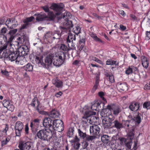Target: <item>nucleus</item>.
Here are the masks:
<instances>
[{
    "mask_svg": "<svg viewBox=\"0 0 150 150\" xmlns=\"http://www.w3.org/2000/svg\"><path fill=\"white\" fill-rule=\"evenodd\" d=\"M40 120L36 118L33 119L31 121L30 127L31 129H34L37 127L39 124Z\"/></svg>",
    "mask_w": 150,
    "mask_h": 150,
    "instance_id": "obj_21",
    "label": "nucleus"
},
{
    "mask_svg": "<svg viewBox=\"0 0 150 150\" xmlns=\"http://www.w3.org/2000/svg\"><path fill=\"white\" fill-rule=\"evenodd\" d=\"M54 56V54H50L46 56L45 59V65L48 66H51L52 62H53Z\"/></svg>",
    "mask_w": 150,
    "mask_h": 150,
    "instance_id": "obj_16",
    "label": "nucleus"
},
{
    "mask_svg": "<svg viewBox=\"0 0 150 150\" xmlns=\"http://www.w3.org/2000/svg\"><path fill=\"white\" fill-rule=\"evenodd\" d=\"M112 123L114 124V127L117 129H120L123 128L122 124L120 122L117 120L113 121Z\"/></svg>",
    "mask_w": 150,
    "mask_h": 150,
    "instance_id": "obj_27",
    "label": "nucleus"
},
{
    "mask_svg": "<svg viewBox=\"0 0 150 150\" xmlns=\"http://www.w3.org/2000/svg\"><path fill=\"white\" fill-rule=\"evenodd\" d=\"M102 142L104 144H107L110 142L109 137L108 136L104 135L101 137Z\"/></svg>",
    "mask_w": 150,
    "mask_h": 150,
    "instance_id": "obj_29",
    "label": "nucleus"
},
{
    "mask_svg": "<svg viewBox=\"0 0 150 150\" xmlns=\"http://www.w3.org/2000/svg\"><path fill=\"white\" fill-rule=\"evenodd\" d=\"M19 55H20V54L17 52V50L16 52H12L9 54L8 60H10L11 62L15 61L16 62V60L18 59V57Z\"/></svg>",
    "mask_w": 150,
    "mask_h": 150,
    "instance_id": "obj_17",
    "label": "nucleus"
},
{
    "mask_svg": "<svg viewBox=\"0 0 150 150\" xmlns=\"http://www.w3.org/2000/svg\"><path fill=\"white\" fill-rule=\"evenodd\" d=\"M118 88L121 90L124 91L127 89V86L125 83H120L118 85Z\"/></svg>",
    "mask_w": 150,
    "mask_h": 150,
    "instance_id": "obj_32",
    "label": "nucleus"
},
{
    "mask_svg": "<svg viewBox=\"0 0 150 150\" xmlns=\"http://www.w3.org/2000/svg\"><path fill=\"white\" fill-rule=\"evenodd\" d=\"M59 115V113L58 111L55 110H53L50 112L49 116L51 117L56 118L58 117Z\"/></svg>",
    "mask_w": 150,
    "mask_h": 150,
    "instance_id": "obj_25",
    "label": "nucleus"
},
{
    "mask_svg": "<svg viewBox=\"0 0 150 150\" xmlns=\"http://www.w3.org/2000/svg\"><path fill=\"white\" fill-rule=\"evenodd\" d=\"M43 57L42 56L40 57H36V62L38 64H41L42 65L44 64L43 60Z\"/></svg>",
    "mask_w": 150,
    "mask_h": 150,
    "instance_id": "obj_35",
    "label": "nucleus"
},
{
    "mask_svg": "<svg viewBox=\"0 0 150 150\" xmlns=\"http://www.w3.org/2000/svg\"><path fill=\"white\" fill-rule=\"evenodd\" d=\"M34 16H36V19L38 21H42L45 20V19L48 18V16L44 13L36 14Z\"/></svg>",
    "mask_w": 150,
    "mask_h": 150,
    "instance_id": "obj_20",
    "label": "nucleus"
},
{
    "mask_svg": "<svg viewBox=\"0 0 150 150\" xmlns=\"http://www.w3.org/2000/svg\"><path fill=\"white\" fill-rule=\"evenodd\" d=\"M81 28L79 26H75L73 29V32L75 34L78 35L80 32Z\"/></svg>",
    "mask_w": 150,
    "mask_h": 150,
    "instance_id": "obj_40",
    "label": "nucleus"
},
{
    "mask_svg": "<svg viewBox=\"0 0 150 150\" xmlns=\"http://www.w3.org/2000/svg\"><path fill=\"white\" fill-rule=\"evenodd\" d=\"M106 109H103L100 113V114L101 116L102 117H107V113L105 112Z\"/></svg>",
    "mask_w": 150,
    "mask_h": 150,
    "instance_id": "obj_53",
    "label": "nucleus"
},
{
    "mask_svg": "<svg viewBox=\"0 0 150 150\" xmlns=\"http://www.w3.org/2000/svg\"><path fill=\"white\" fill-rule=\"evenodd\" d=\"M52 120L50 117H46L43 120V125L45 127L48 128V130L52 132L53 127Z\"/></svg>",
    "mask_w": 150,
    "mask_h": 150,
    "instance_id": "obj_10",
    "label": "nucleus"
},
{
    "mask_svg": "<svg viewBox=\"0 0 150 150\" xmlns=\"http://www.w3.org/2000/svg\"><path fill=\"white\" fill-rule=\"evenodd\" d=\"M18 59L17 60H16V64L23 65L26 63V59L24 57V56L19 55Z\"/></svg>",
    "mask_w": 150,
    "mask_h": 150,
    "instance_id": "obj_23",
    "label": "nucleus"
},
{
    "mask_svg": "<svg viewBox=\"0 0 150 150\" xmlns=\"http://www.w3.org/2000/svg\"><path fill=\"white\" fill-rule=\"evenodd\" d=\"M109 77V80L111 82L113 83L114 82L115 80L113 75L111 74Z\"/></svg>",
    "mask_w": 150,
    "mask_h": 150,
    "instance_id": "obj_60",
    "label": "nucleus"
},
{
    "mask_svg": "<svg viewBox=\"0 0 150 150\" xmlns=\"http://www.w3.org/2000/svg\"><path fill=\"white\" fill-rule=\"evenodd\" d=\"M93 16H94V17L97 18L98 19H101L102 20L103 19V16H98L97 14L95 13H93Z\"/></svg>",
    "mask_w": 150,
    "mask_h": 150,
    "instance_id": "obj_59",
    "label": "nucleus"
},
{
    "mask_svg": "<svg viewBox=\"0 0 150 150\" xmlns=\"http://www.w3.org/2000/svg\"><path fill=\"white\" fill-rule=\"evenodd\" d=\"M91 36L96 41L99 42H102V41L100 38H98L96 35L92 34L91 35Z\"/></svg>",
    "mask_w": 150,
    "mask_h": 150,
    "instance_id": "obj_46",
    "label": "nucleus"
},
{
    "mask_svg": "<svg viewBox=\"0 0 150 150\" xmlns=\"http://www.w3.org/2000/svg\"><path fill=\"white\" fill-rule=\"evenodd\" d=\"M140 75L144 78H146V74L145 70L143 69L140 73Z\"/></svg>",
    "mask_w": 150,
    "mask_h": 150,
    "instance_id": "obj_51",
    "label": "nucleus"
},
{
    "mask_svg": "<svg viewBox=\"0 0 150 150\" xmlns=\"http://www.w3.org/2000/svg\"><path fill=\"white\" fill-rule=\"evenodd\" d=\"M35 105H37V106L39 105L40 103L37 98H35L33 99L31 105L32 106L34 107Z\"/></svg>",
    "mask_w": 150,
    "mask_h": 150,
    "instance_id": "obj_37",
    "label": "nucleus"
},
{
    "mask_svg": "<svg viewBox=\"0 0 150 150\" xmlns=\"http://www.w3.org/2000/svg\"><path fill=\"white\" fill-rule=\"evenodd\" d=\"M17 29H15L13 30H11L7 33V37L8 38V40L7 41V43H6L8 45V47L10 49V51H13L12 48L13 49L12 46H13L12 44V42L13 40L14 39L15 37V34L17 32Z\"/></svg>",
    "mask_w": 150,
    "mask_h": 150,
    "instance_id": "obj_3",
    "label": "nucleus"
},
{
    "mask_svg": "<svg viewBox=\"0 0 150 150\" xmlns=\"http://www.w3.org/2000/svg\"><path fill=\"white\" fill-rule=\"evenodd\" d=\"M8 31L7 28L5 27L2 28L0 31V41L3 39L7 43L8 38L7 37V34H6Z\"/></svg>",
    "mask_w": 150,
    "mask_h": 150,
    "instance_id": "obj_12",
    "label": "nucleus"
},
{
    "mask_svg": "<svg viewBox=\"0 0 150 150\" xmlns=\"http://www.w3.org/2000/svg\"><path fill=\"white\" fill-rule=\"evenodd\" d=\"M119 140L120 141V144L121 145H124L126 143V139L125 138H120L119 139Z\"/></svg>",
    "mask_w": 150,
    "mask_h": 150,
    "instance_id": "obj_48",
    "label": "nucleus"
},
{
    "mask_svg": "<svg viewBox=\"0 0 150 150\" xmlns=\"http://www.w3.org/2000/svg\"><path fill=\"white\" fill-rule=\"evenodd\" d=\"M106 64L108 65H112L113 64H115L116 66L118 65V62L116 63V61L110 59H108L106 61Z\"/></svg>",
    "mask_w": 150,
    "mask_h": 150,
    "instance_id": "obj_36",
    "label": "nucleus"
},
{
    "mask_svg": "<svg viewBox=\"0 0 150 150\" xmlns=\"http://www.w3.org/2000/svg\"><path fill=\"white\" fill-rule=\"evenodd\" d=\"M114 120V118H112L109 117L108 119H103L102 121L104 127L105 128L109 127L113 123V121Z\"/></svg>",
    "mask_w": 150,
    "mask_h": 150,
    "instance_id": "obj_19",
    "label": "nucleus"
},
{
    "mask_svg": "<svg viewBox=\"0 0 150 150\" xmlns=\"http://www.w3.org/2000/svg\"><path fill=\"white\" fill-rule=\"evenodd\" d=\"M80 139L77 137V136L75 137L74 138L71 140V142L73 143L79 142Z\"/></svg>",
    "mask_w": 150,
    "mask_h": 150,
    "instance_id": "obj_50",
    "label": "nucleus"
},
{
    "mask_svg": "<svg viewBox=\"0 0 150 150\" xmlns=\"http://www.w3.org/2000/svg\"><path fill=\"white\" fill-rule=\"evenodd\" d=\"M5 24L8 28L11 29L16 28L18 25L17 21L13 18L8 19L6 21Z\"/></svg>",
    "mask_w": 150,
    "mask_h": 150,
    "instance_id": "obj_9",
    "label": "nucleus"
},
{
    "mask_svg": "<svg viewBox=\"0 0 150 150\" xmlns=\"http://www.w3.org/2000/svg\"><path fill=\"white\" fill-rule=\"evenodd\" d=\"M51 7V8L57 12L56 13V14L57 15H59L63 8V6H62V5L56 4H52Z\"/></svg>",
    "mask_w": 150,
    "mask_h": 150,
    "instance_id": "obj_15",
    "label": "nucleus"
},
{
    "mask_svg": "<svg viewBox=\"0 0 150 150\" xmlns=\"http://www.w3.org/2000/svg\"><path fill=\"white\" fill-rule=\"evenodd\" d=\"M1 72L3 75L6 76H8L9 75L8 72L6 70H1Z\"/></svg>",
    "mask_w": 150,
    "mask_h": 150,
    "instance_id": "obj_55",
    "label": "nucleus"
},
{
    "mask_svg": "<svg viewBox=\"0 0 150 150\" xmlns=\"http://www.w3.org/2000/svg\"><path fill=\"white\" fill-rule=\"evenodd\" d=\"M141 60L142 65L144 68L147 69L149 65V60L146 57L144 56L141 57Z\"/></svg>",
    "mask_w": 150,
    "mask_h": 150,
    "instance_id": "obj_22",
    "label": "nucleus"
},
{
    "mask_svg": "<svg viewBox=\"0 0 150 150\" xmlns=\"http://www.w3.org/2000/svg\"><path fill=\"white\" fill-rule=\"evenodd\" d=\"M132 144V142H130L126 143L125 144L128 149H130L131 148Z\"/></svg>",
    "mask_w": 150,
    "mask_h": 150,
    "instance_id": "obj_64",
    "label": "nucleus"
},
{
    "mask_svg": "<svg viewBox=\"0 0 150 150\" xmlns=\"http://www.w3.org/2000/svg\"><path fill=\"white\" fill-rule=\"evenodd\" d=\"M76 38L75 34L70 33L66 38L67 43L69 48L73 49L74 46V42L76 41Z\"/></svg>",
    "mask_w": 150,
    "mask_h": 150,
    "instance_id": "obj_7",
    "label": "nucleus"
},
{
    "mask_svg": "<svg viewBox=\"0 0 150 150\" xmlns=\"http://www.w3.org/2000/svg\"><path fill=\"white\" fill-rule=\"evenodd\" d=\"M130 121V120L122 121V125L123 126V127L128 128L129 127V124Z\"/></svg>",
    "mask_w": 150,
    "mask_h": 150,
    "instance_id": "obj_41",
    "label": "nucleus"
},
{
    "mask_svg": "<svg viewBox=\"0 0 150 150\" xmlns=\"http://www.w3.org/2000/svg\"><path fill=\"white\" fill-rule=\"evenodd\" d=\"M80 145L79 142L74 143V147L75 149H78L79 148Z\"/></svg>",
    "mask_w": 150,
    "mask_h": 150,
    "instance_id": "obj_61",
    "label": "nucleus"
},
{
    "mask_svg": "<svg viewBox=\"0 0 150 150\" xmlns=\"http://www.w3.org/2000/svg\"><path fill=\"white\" fill-rule=\"evenodd\" d=\"M37 135L39 139L42 141L49 140L52 137V132L50 131H47L46 129H42L37 132Z\"/></svg>",
    "mask_w": 150,
    "mask_h": 150,
    "instance_id": "obj_1",
    "label": "nucleus"
},
{
    "mask_svg": "<svg viewBox=\"0 0 150 150\" xmlns=\"http://www.w3.org/2000/svg\"><path fill=\"white\" fill-rule=\"evenodd\" d=\"M52 34L51 33L48 32L45 34L44 35V37L46 38H48L51 37Z\"/></svg>",
    "mask_w": 150,
    "mask_h": 150,
    "instance_id": "obj_62",
    "label": "nucleus"
},
{
    "mask_svg": "<svg viewBox=\"0 0 150 150\" xmlns=\"http://www.w3.org/2000/svg\"><path fill=\"white\" fill-rule=\"evenodd\" d=\"M129 108L133 111H136L139 108V104L137 103H132L129 106Z\"/></svg>",
    "mask_w": 150,
    "mask_h": 150,
    "instance_id": "obj_24",
    "label": "nucleus"
},
{
    "mask_svg": "<svg viewBox=\"0 0 150 150\" xmlns=\"http://www.w3.org/2000/svg\"><path fill=\"white\" fill-rule=\"evenodd\" d=\"M36 110L38 112L41 114H45V112L43 110V108L42 106H40L39 105L37 106L36 108Z\"/></svg>",
    "mask_w": 150,
    "mask_h": 150,
    "instance_id": "obj_39",
    "label": "nucleus"
},
{
    "mask_svg": "<svg viewBox=\"0 0 150 150\" xmlns=\"http://www.w3.org/2000/svg\"><path fill=\"white\" fill-rule=\"evenodd\" d=\"M9 57V55L6 52H4L2 54V55L1 57L0 56V58H4L5 60H8V58Z\"/></svg>",
    "mask_w": 150,
    "mask_h": 150,
    "instance_id": "obj_47",
    "label": "nucleus"
},
{
    "mask_svg": "<svg viewBox=\"0 0 150 150\" xmlns=\"http://www.w3.org/2000/svg\"><path fill=\"white\" fill-rule=\"evenodd\" d=\"M6 108L8 110L12 111L14 110V107L13 105L11 104L10 105Z\"/></svg>",
    "mask_w": 150,
    "mask_h": 150,
    "instance_id": "obj_57",
    "label": "nucleus"
},
{
    "mask_svg": "<svg viewBox=\"0 0 150 150\" xmlns=\"http://www.w3.org/2000/svg\"><path fill=\"white\" fill-rule=\"evenodd\" d=\"M96 138V137L94 135L93 136L86 135V136L85 138L86 140L88 142H92Z\"/></svg>",
    "mask_w": 150,
    "mask_h": 150,
    "instance_id": "obj_38",
    "label": "nucleus"
},
{
    "mask_svg": "<svg viewBox=\"0 0 150 150\" xmlns=\"http://www.w3.org/2000/svg\"><path fill=\"white\" fill-rule=\"evenodd\" d=\"M107 109L110 110H112L113 111V114L115 115H117L121 111L120 108L117 106H115L114 104L108 105L107 106Z\"/></svg>",
    "mask_w": 150,
    "mask_h": 150,
    "instance_id": "obj_13",
    "label": "nucleus"
},
{
    "mask_svg": "<svg viewBox=\"0 0 150 150\" xmlns=\"http://www.w3.org/2000/svg\"><path fill=\"white\" fill-rule=\"evenodd\" d=\"M79 136L80 137L83 139H84L86 136V132H84L83 130L80 129H78Z\"/></svg>",
    "mask_w": 150,
    "mask_h": 150,
    "instance_id": "obj_28",
    "label": "nucleus"
},
{
    "mask_svg": "<svg viewBox=\"0 0 150 150\" xmlns=\"http://www.w3.org/2000/svg\"><path fill=\"white\" fill-rule=\"evenodd\" d=\"M52 124L53 130H55L59 132L63 130V123L62 120H55L53 121Z\"/></svg>",
    "mask_w": 150,
    "mask_h": 150,
    "instance_id": "obj_6",
    "label": "nucleus"
},
{
    "mask_svg": "<svg viewBox=\"0 0 150 150\" xmlns=\"http://www.w3.org/2000/svg\"><path fill=\"white\" fill-rule=\"evenodd\" d=\"M132 72V66L129 67L126 71V73L127 74H130Z\"/></svg>",
    "mask_w": 150,
    "mask_h": 150,
    "instance_id": "obj_54",
    "label": "nucleus"
},
{
    "mask_svg": "<svg viewBox=\"0 0 150 150\" xmlns=\"http://www.w3.org/2000/svg\"><path fill=\"white\" fill-rule=\"evenodd\" d=\"M43 9L46 12H48V13L50 11V10L49 8L47 6H45L42 7Z\"/></svg>",
    "mask_w": 150,
    "mask_h": 150,
    "instance_id": "obj_63",
    "label": "nucleus"
},
{
    "mask_svg": "<svg viewBox=\"0 0 150 150\" xmlns=\"http://www.w3.org/2000/svg\"><path fill=\"white\" fill-rule=\"evenodd\" d=\"M144 108L147 109L150 108V101L149 102H147L144 103L143 105Z\"/></svg>",
    "mask_w": 150,
    "mask_h": 150,
    "instance_id": "obj_52",
    "label": "nucleus"
},
{
    "mask_svg": "<svg viewBox=\"0 0 150 150\" xmlns=\"http://www.w3.org/2000/svg\"><path fill=\"white\" fill-rule=\"evenodd\" d=\"M64 56L63 52H61L58 56L54 54L53 62L54 65L56 67H59L64 62Z\"/></svg>",
    "mask_w": 150,
    "mask_h": 150,
    "instance_id": "obj_4",
    "label": "nucleus"
},
{
    "mask_svg": "<svg viewBox=\"0 0 150 150\" xmlns=\"http://www.w3.org/2000/svg\"><path fill=\"white\" fill-rule=\"evenodd\" d=\"M23 127V124L22 122L20 121H18L16 122L14 127L15 130V133L16 136L18 137L21 136Z\"/></svg>",
    "mask_w": 150,
    "mask_h": 150,
    "instance_id": "obj_8",
    "label": "nucleus"
},
{
    "mask_svg": "<svg viewBox=\"0 0 150 150\" xmlns=\"http://www.w3.org/2000/svg\"><path fill=\"white\" fill-rule=\"evenodd\" d=\"M34 18L33 16L26 18L23 20L24 24L21 26L20 28V30H22L28 27L31 24V22L34 20Z\"/></svg>",
    "mask_w": 150,
    "mask_h": 150,
    "instance_id": "obj_11",
    "label": "nucleus"
},
{
    "mask_svg": "<svg viewBox=\"0 0 150 150\" xmlns=\"http://www.w3.org/2000/svg\"><path fill=\"white\" fill-rule=\"evenodd\" d=\"M18 147L21 150H33V143L31 142H21L18 145Z\"/></svg>",
    "mask_w": 150,
    "mask_h": 150,
    "instance_id": "obj_5",
    "label": "nucleus"
},
{
    "mask_svg": "<svg viewBox=\"0 0 150 150\" xmlns=\"http://www.w3.org/2000/svg\"><path fill=\"white\" fill-rule=\"evenodd\" d=\"M141 114L138 113L137 115H136L135 117V120L138 124L140 123L141 122Z\"/></svg>",
    "mask_w": 150,
    "mask_h": 150,
    "instance_id": "obj_42",
    "label": "nucleus"
},
{
    "mask_svg": "<svg viewBox=\"0 0 150 150\" xmlns=\"http://www.w3.org/2000/svg\"><path fill=\"white\" fill-rule=\"evenodd\" d=\"M96 114V112H95L91 110H88L85 112L84 115L85 116L89 117H94L93 116H91L95 115Z\"/></svg>",
    "mask_w": 150,
    "mask_h": 150,
    "instance_id": "obj_31",
    "label": "nucleus"
},
{
    "mask_svg": "<svg viewBox=\"0 0 150 150\" xmlns=\"http://www.w3.org/2000/svg\"><path fill=\"white\" fill-rule=\"evenodd\" d=\"M23 68L27 71H31L33 70V66L30 64H28L23 67Z\"/></svg>",
    "mask_w": 150,
    "mask_h": 150,
    "instance_id": "obj_30",
    "label": "nucleus"
},
{
    "mask_svg": "<svg viewBox=\"0 0 150 150\" xmlns=\"http://www.w3.org/2000/svg\"><path fill=\"white\" fill-rule=\"evenodd\" d=\"M74 127H70L68 131L67 136L69 137H72L73 135L74 132Z\"/></svg>",
    "mask_w": 150,
    "mask_h": 150,
    "instance_id": "obj_34",
    "label": "nucleus"
},
{
    "mask_svg": "<svg viewBox=\"0 0 150 150\" xmlns=\"http://www.w3.org/2000/svg\"><path fill=\"white\" fill-rule=\"evenodd\" d=\"M99 96L103 100L105 101V99L103 97L104 96V93L102 92H100L98 93Z\"/></svg>",
    "mask_w": 150,
    "mask_h": 150,
    "instance_id": "obj_58",
    "label": "nucleus"
},
{
    "mask_svg": "<svg viewBox=\"0 0 150 150\" xmlns=\"http://www.w3.org/2000/svg\"><path fill=\"white\" fill-rule=\"evenodd\" d=\"M71 14L68 12L66 11L63 16L62 18L65 21L63 23V26L62 28L63 29H69L73 27L72 22L68 20L70 18Z\"/></svg>",
    "mask_w": 150,
    "mask_h": 150,
    "instance_id": "obj_2",
    "label": "nucleus"
},
{
    "mask_svg": "<svg viewBox=\"0 0 150 150\" xmlns=\"http://www.w3.org/2000/svg\"><path fill=\"white\" fill-rule=\"evenodd\" d=\"M52 82L53 84L57 88H62V82L58 79H53Z\"/></svg>",
    "mask_w": 150,
    "mask_h": 150,
    "instance_id": "obj_26",
    "label": "nucleus"
},
{
    "mask_svg": "<svg viewBox=\"0 0 150 150\" xmlns=\"http://www.w3.org/2000/svg\"><path fill=\"white\" fill-rule=\"evenodd\" d=\"M82 120L83 124H86L87 122L90 123L91 119L90 117L85 116L84 115L82 118Z\"/></svg>",
    "mask_w": 150,
    "mask_h": 150,
    "instance_id": "obj_33",
    "label": "nucleus"
},
{
    "mask_svg": "<svg viewBox=\"0 0 150 150\" xmlns=\"http://www.w3.org/2000/svg\"><path fill=\"white\" fill-rule=\"evenodd\" d=\"M86 41V39L84 37H82L80 38L79 40V45L81 44H85Z\"/></svg>",
    "mask_w": 150,
    "mask_h": 150,
    "instance_id": "obj_56",
    "label": "nucleus"
},
{
    "mask_svg": "<svg viewBox=\"0 0 150 150\" xmlns=\"http://www.w3.org/2000/svg\"><path fill=\"white\" fill-rule=\"evenodd\" d=\"M61 50L64 51H68L69 50L68 47L64 44H62L60 47Z\"/></svg>",
    "mask_w": 150,
    "mask_h": 150,
    "instance_id": "obj_49",
    "label": "nucleus"
},
{
    "mask_svg": "<svg viewBox=\"0 0 150 150\" xmlns=\"http://www.w3.org/2000/svg\"><path fill=\"white\" fill-rule=\"evenodd\" d=\"M48 18H49L51 20H53L55 18V16L53 12L50 11L48 13Z\"/></svg>",
    "mask_w": 150,
    "mask_h": 150,
    "instance_id": "obj_43",
    "label": "nucleus"
},
{
    "mask_svg": "<svg viewBox=\"0 0 150 150\" xmlns=\"http://www.w3.org/2000/svg\"><path fill=\"white\" fill-rule=\"evenodd\" d=\"M10 104V101L9 100H4L3 102V105L4 107L6 108Z\"/></svg>",
    "mask_w": 150,
    "mask_h": 150,
    "instance_id": "obj_45",
    "label": "nucleus"
},
{
    "mask_svg": "<svg viewBox=\"0 0 150 150\" xmlns=\"http://www.w3.org/2000/svg\"><path fill=\"white\" fill-rule=\"evenodd\" d=\"M100 131V128L97 125L91 126L90 127V133L95 136H97L99 134Z\"/></svg>",
    "mask_w": 150,
    "mask_h": 150,
    "instance_id": "obj_14",
    "label": "nucleus"
},
{
    "mask_svg": "<svg viewBox=\"0 0 150 150\" xmlns=\"http://www.w3.org/2000/svg\"><path fill=\"white\" fill-rule=\"evenodd\" d=\"M17 50L20 55L23 56L26 55L28 52V48L25 45L19 47Z\"/></svg>",
    "mask_w": 150,
    "mask_h": 150,
    "instance_id": "obj_18",
    "label": "nucleus"
},
{
    "mask_svg": "<svg viewBox=\"0 0 150 150\" xmlns=\"http://www.w3.org/2000/svg\"><path fill=\"white\" fill-rule=\"evenodd\" d=\"M128 136L130 137V139H133L134 137V130L133 129L130 130L128 134Z\"/></svg>",
    "mask_w": 150,
    "mask_h": 150,
    "instance_id": "obj_44",
    "label": "nucleus"
}]
</instances>
